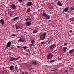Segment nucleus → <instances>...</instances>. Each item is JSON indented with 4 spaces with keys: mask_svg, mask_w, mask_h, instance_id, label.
<instances>
[{
    "mask_svg": "<svg viewBox=\"0 0 74 74\" xmlns=\"http://www.w3.org/2000/svg\"><path fill=\"white\" fill-rule=\"evenodd\" d=\"M42 15L43 16H44L45 18L46 19H50V16L48 14H42Z\"/></svg>",
    "mask_w": 74,
    "mask_h": 74,
    "instance_id": "nucleus-2",
    "label": "nucleus"
},
{
    "mask_svg": "<svg viewBox=\"0 0 74 74\" xmlns=\"http://www.w3.org/2000/svg\"><path fill=\"white\" fill-rule=\"evenodd\" d=\"M37 32H38V30H34L33 31V33H34V34H36V33H37Z\"/></svg>",
    "mask_w": 74,
    "mask_h": 74,
    "instance_id": "nucleus-18",
    "label": "nucleus"
},
{
    "mask_svg": "<svg viewBox=\"0 0 74 74\" xmlns=\"http://www.w3.org/2000/svg\"><path fill=\"white\" fill-rule=\"evenodd\" d=\"M71 10L72 11L73 10H74V6H72L70 8Z\"/></svg>",
    "mask_w": 74,
    "mask_h": 74,
    "instance_id": "nucleus-23",
    "label": "nucleus"
},
{
    "mask_svg": "<svg viewBox=\"0 0 74 74\" xmlns=\"http://www.w3.org/2000/svg\"><path fill=\"white\" fill-rule=\"evenodd\" d=\"M30 45H32V46H33V44L32 43V44H30Z\"/></svg>",
    "mask_w": 74,
    "mask_h": 74,
    "instance_id": "nucleus-42",
    "label": "nucleus"
},
{
    "mask_svg": "<svg viewBox=\"0 0 74 74\" xmlns=\"http://www.w3.org/2000/svg\"><path fill=\"white\" fill-rule=\"evenodd\" d=\"M43 36H44L45 37H46V35H47V34L45 32L43 33V34L42 35Z\"/></svg>",
    "mask_w": 74,
    "mask_h": 74,
    "instance_id": "nucleus-21",
    "label": "nucleus"
},
{
    "mask_svg": "<svg viewBox=\"0 0 74 74\" xmlns=\"http://www.w3.org/2000/svg\"><path fill=\"white\" fill-rule=\"evenodd\" d=\"M54 71V70H51L50 71Z\"/></svg>",
    "mask_w": 74,
    "mask_h": 74,
    "instance_id": "nucleus-45",
    "label": "nucleus"
},
{
    "mask_svg": "<svg viewBox=\"0 0 74 74\" xmlns=\"http://www.w3.org/2000/svg\"><path fill=\"white\" fill-rule=\"evenodd\" d=\"M25 20L26 22H28V21H29V22H31V21H32V19L29 18V17H28Z\"/></svg>",
    "mask_w": 74,
    "mask_h": 74,
    "instance_id": "nucleus-11",
    "label": "nucleus"
},
{
    "mask_svg": "<svg viewBox=\"0 0 74 74\" xmlns=\"http://www.w3.org/2000/svg\"><path fill=\"white\" fill-rule=\"evenodd\" d=\"M16 36V34H12L11 35V37L12 36Z\"/></svg>",
    "mask_w": 74,
    "mask_h": 74,
    "instance_id": "nucleus-32",
    "label": "nucleus"
},
{
    "mask_svg": "<svg viewBox=\"0 0 74 74\" xmlns=\"http://www.w3.org/2000/svg\"><path fill=\"white\" fill-rule=\"evenodd\" d=\"M18 1L19 2H20V3H22V2H23V1L22 0H18Z\"/></svg>",
    "mask_w": 74,
    "mask_h": 74,
    "instance_id": "nucleus-34",
    "label": "nucleus"
},
{
    "mask_svg": "<svg viewBox=\"0 0 74 74\" xmlns=\"http://www.w3.org/2000/svg\"><path fill=\"white\" fill-rule=\"evenodd\" d=\"M10 15L11 16H12V15H13V13H12V12H11L10 13Z\"/></svg>",
    "mask_w": 74,
    "mask_h": 74,
    "instance_id": "nucleus-28",
    "label": "nucleus"
},
{
    "mask_svg": "<svg viewBox=\"0 0 74 74\" xmlns=\"http://www.w3.org/2000/svg\"><path fill=\"white\" fill-rule=\"evenodd\" d=\"M15 70H16V71L18 70V68L17 66H16L15 68Z\"/></svg>",
    "mask_w": 74,
    "mask_h": 74,
    "instance_id": "nucleus-30",
    "label": "nucleus"
},
{
    "mask_svg": "<svg viewBox=\"0 0 74 74\" xmlns=\"http://www.w3.org/2000/svg\"><path fill=\"white\" fill-rule=\"evenodd\" d=\"M22 73L23 74H28V73H27V72H26L25 73L24 72H23Z\"/></svg>",
    "mask_w": 74,
    "mask_h": 74,
    "instance_id": "nucleus-35",
    "label": "nucleus"
},
{
    "mask_svg": "<svg viewBox=\"0 0 74 74\" xmlns=\"http://www.w3.org/2000/svg\"><path fill=\"white\" fill-rule=\"evenodd\" d=\"M69 10V8H66L64 10V12H67Z\"/></svg>",
    "mask_w": 74,
    "mask_h": 74,
    "instance_id": "nucleus-22",
    "label": "nucleus"
},
{
    "mask_svg": "<svg viewBox=\"0 0 74 74\" xmlns=\"http://www.w3.org/2000/svg\"><path fill=\"white\" fill-rule=\"evenodd\" d=\"M14 60V58L11 57L10 58V62H13Z\"/></svg>",
    "mask_w": 74,
    "mask_h": 74,
    "instance_id": "nucleus-17",
    "label": "nucleus"
},
{
    "mask_svg": "<svg viewBox=\"0 0 74 74\" xmlns=\"http://www.w3.org/2000/svg\"><path fill=\"white\" fill-rule=\"evenodd\" d=\"M0 23H1V25H4L5 24V23H4V21L3 19H1L0 21Z\"/></svg>",
    "mask_w": 74,
    "mask_h": 74,
    "instance_id": "nucleus-9",
    "label": "nucleus"
},
{
    "mask_svg": "<svg viewBox=\"0 0 74 74\" xmlns=\"http://www.w3.org/2000/svg\"><path fill=\"white\" fill-rule=\"evenodd\" d=\"M11 8H12V10H15L16 8V6L15 5V4H11L10 5Z\"/></svg>",
    "mask_w": 74,
    "mask_h": 74,
    "instance_id": "nucleus-3",
    "label": "nucleus"
},
{
    "mask_svg": "<svg viewBox=\"0 0 74 74\" xmlns=\"http://www.w3.org/2000/svg\"><path fill=\"white\" fill-rule=\"evenodd\" d=\"M19 18V17L17 16L15 17L14 18H13L12 19L13 21H16L17 20H18V19Z\"/></svg>",
    "mask_w": 74,
    "mask_h": 74,
    "instance_id": "nucleus-15",
    "label": "nucleus"
},
{
    "mask_svg": "<svg viewBox=\"0 0 74 74\" xmlns=\"http://www.w3.org/2000/svg\"><path fill=\"white\" fill-rule=\"evenodd\" d=\"M30 11V9L29 8L27 9V13H28V12H29Z\"/></svg>",
    "mask_w": 74,
    "mask_h": 74,
    "instance_id": "nucleus-24",
    "label": "nucleus"
},
{
    "mask_svg": "<svg viewBox=\"0 0 74 74\" xmlns=\"http://www.w3.org/2000/svg\"><path fill=\"white\" fill-rule=\"evenodd\" d=\"M11 49H13V47H11Z\"/></svg>",
    "mask_w": 74,
    "mask_h": 74,
    "instance_id": "nucleus-46",
    "label": "nucleus"
},
{
    "mask_svg": "<svg viewBox=\"0 0 74 74\" xmlns=\"http://www.w3.org/2000/svg\"><path fill=\"white\" fill-rule=\"evenodd\" d=\"M64 73H66V74H67V73L68 74L69 73H68V71H67V70H66L65 71Z\"/></svg>",
    "mask_w": 74,
    "mask_h": 74,
    "instance_id": "nucleus-31",
    "label": "nucleus"
},
{
    "mask_svg": "<svg viewBox=\"0 0 74 74\" xmlns=\"http://www.w3.org/2000/svg\"><path fill=\"white\" fill-rule=\"evenodd\" d=\"M55 45V44H53V45H50L49 47V49H50V51L53 50Z\"/></svg>",
    "mask_w": 74,
    "mask_h": 74,
    "instance_id": "nucleus-4",
    "label": "nucleus"
},
{
    "mask_svg": "<svg viewBox=\"0 0 74 74\" xmlns=\"http://www.w3.org/2000/svg\"><path fill=\"white\" fill-rule=\"evenodd\" d=\"M69 70L71 71H72V70H73V68H70Z\"/></svg>",
    "mask_w": 74,
    "mask_h": 74,
    "instance_id": "nucleus-29",
    "label": "nucleus"
},
{
    "mask_svg": "<svg viewBox=\"0 0 74 74\" xmlns=\"http://www.w3.org/2000/svg\"><path fill=\"white\" fill-rule=\"evenodd\" d=\"M59 59L60 60L62 59V58H59Z\"/></svg>",
    "mask_w": 74,
    "mask_h": 74,
    "instance_id": "nucleus-43",
    "label": "nucleus"
},
{
    "mask_svg": "<svg viewBox=\"0 0 74 74\" xmlns=\"http://www.w3.org/2000/svg\"><path fill=\"white\" fill-rule=\"evenodd\" d=\"M43 13L42 14H46L45 12V11L44 10H43Z\"/></svg>",
    "mask_w": 74,
    "mask_h": 74,
    "instance_id": "nucleus-41",
    "label": "nucleus"
},
{
    "mask_svg": "<svg viewBox=\"0 0 74 74\" xmlns=\"http://www.w3.org/2000/svg\"><path fill=\"white\" fill-rule=\"evenodd\" d=\"M25 25L27 26H29L31 25V23L30 21H27L25 23Z\"/></svg>",
    "mask_w": 74,
    "mask_h": 74,
    "instance_id": "nucleus-7",
    "label": "nucleus"
},
{
    "mask_svg": "<svg viewBox=\"0 0 74 74\" xmlns=\"http://www.w3.org/2000/svg\"><path fill=\"white\" fill-rule=\"evenodd\" d=\"M62 52L64 53V52H66V50L67 49V47H64L63 48Z\"/></svg>",
    "mask_w": 74,
    "mask_h": 74,
    "instance_id": "nucleus-10",
    "label": "nucleus"
},
{
    "mask_svg": "<svg viewBox=\"0 0 74 74\" xmlns=\"http://www.w3.org/2000/svg\"><path fill=\"white\" fill-rule=\"evenodd\" d=\"M23 48L24 49H27V47L26 46H23Z\"/></svg>",
    "mask_w": 74,
    "mask_h": 74,
    "instance_id": "nucleus-33",
    "label": "nucleus"
},
{
    "mask_svg": "<svg viewBox=\"0 0 74 74\" xmlns=\"http://www.w3.org/2000/svg\"><path fill=\"white\" fill-rule=\"evenodd\" d=\"M11 42L10 41H9L7 43V45L6 46V48H10V45H11Z\"/></svg>",
    "mask_w": 74,
    "mask_h": 74,
    "instance_id": "nucleus-8",
    "label": "nucleus"
},
{
    "mask_svg": "<svg viewBox=\"0 0 74 74\" xmlns=\"http://www.w3.org/2000/svg\"><path fill=\"white\" fill-rule=\"evenodd\" d=\"M55 62V60H53L51 61H50L49 62V63H53V62Z\"/></svg>",
    "mask_w": 74,
    "mask_h": 74,
    "instance_id": "nucleus-26",
    "label": "nucleus"
},
{
    "mask_svg": "<svg viewBox=\"0 0 74 74\" xmlns=\"http://www.w3.org/2000/svg\"><path fill=\"white\" fill-rule=\"evenodd\" d=\"M17 48H20V46H18L17 47Z\"/></svg>",
    "mask_w": 74,
    "mask_h": 74,
    "instance_id": "nucleus-39",
    "label": "nucleus"
},
{
    "mask_svg": "<svg viewBox=\"0 0 74 74\" xmlns=\"http://www.w3.org/2000/svg\"><path fill=\"white\" fill-rule=\"evenodd\" d=\"M32 5H33V3L31 2H29L27 3V7H30Z\"/></svg>",
    "mask_w": 74,
    "mask_h": 74,
    "instance_id": "nucleus-6",
    "label": "nucleus"
},
{
    "mask_svg": "<svg viewBox=\"0 0 74 74\" xmlns=\"http://www.w3.org/2000/svg\"><path fill=\"white\" fill-rule=\"evenodd\" d=\"M31 42L32 44H33V43H34V42H35V41H34V40H32L31 41Z\"/></svg>",
    "mask_w": 74,
    "mask_h": 74,
    "instance_id": "nucleus-27",
    "label": "nucleus"
},
{
    "mask_svg": "<svg viewBox=\"0 0 74 74\" xmlns=\"http://www.w3.org/2000/svg\"><path fill=\"white\" fill-rule=\"evenodd\" d=\"M32 64H34V65H35V66L37 65V63L34 61H32Z\"/></svg>",
    "mask_w": 74,
    "mask_h": 74,
    "instance_id": "nucleus-16",
    "label": "nucleus"
},
{
    "mask_svg": "<svg viewBox=\"0 0 74 74\" xmlns=\"http://www.w3.org/2000/svg\"><path fill=\"white\" fill-rule=\"evenodd\" d=\"M10 69L11 70H13V69H14V66L12 65H11L10 66Z\"/></svg>",
    "mask_w": 74,
    "mask_h": 74,
    "instance_id": "nucleus-20",
    "label": "nucleus"
},
{
    "mask_svg": "<svg viewBox=\"0 0 74 74\" xmlns=\"http://www.w3.org/2000/svg\"><path fill=\"white\" fill-rule=\"evenodd\" d=\"M58 68H57V69L54 70V71L57 70H58Z\"/></svg>",
    "mask_w": 74,
    "mask_h": 74,
    "instance_id": "nucleus-44",
    "label": "nucleus"
},
{
    "mask_svg": "<svg viewBox=\"0 0 74 74\" xmlns=\"http://www.w3.org/2000/svg\"><path fill=\"white\" fill-rule=\"evenodd\" d=\"M65 15L66 17H69V15L68 14H66Z\"/></svg>",
    "mask_w": 74,
    "mask_h": 74,
    "instance_id": "nucleus-36",
    "label": "nucleus"
},
{
    "mask_svg": "<svg viewBox=\"0 0 74 74\" xmlns=\"http://www.w3.org/2000/svg\"><path fill=\"white\" fill-rule=\"evenodd\" d=\"M53 57V54L51 53H49L48 56H47V59L50 60V59H52Z\"/></svg>",
    "mask_w": 74,
    "mask_h": 74,
    "instance_id": "nucleus-1",
    "label": "nucleus"
},
{
    "mask_svg": "<svg viewBox=\"0 0 74 74\" xmlns=\"http://www.w3.org/2000/svg\"><path fill=\"white\" fill-rule=\"evenodd\" d=\"M15 26H16V30H18V29H21V27L18 25H15Z\"/></svg>",
    "mask_w": 74,
    "mask_h": 74,
    "instance_id": "nucleus-12",
    "label": "nucleus"
},
{
    "mask_svg": "<svg viewBox=\"0 0 74 74\" xmlns=\"http://www.w3.org/2000/svg\"><path fill=\"white\" fill-rule=\"evenodd\" d=\"M44 42H45L44 41H43V42H41V44H43L44 43Z\"/></svg>",
    "mask_w": 74,
    "mask_h": 74,
    "instance_id": "nucleus-38",
    "label": "nucleus"
},
{
    "mask_svg": "<svg viewBox=\"0 0 74 74\" xmlns=\"http://www.w3.org/2000/svg\"><path fill=\"white\" fill-rule=\"evenodd\" d=\"M57 5H59V6H62L63 5L61 4V3H60V1H59L58 2V3H57Z\"/></svg>",
    "mask_w": 74,
    "mask_h": 74,
    "instance_id": "nucleus-14",
    "label": "nucleus"
},
{
    "mask_svg": "<svg viewBox=\"0 0 74 74\" xmlns=\"http://www.w3.org/2000/svg\"><path fill=\"white\" fill-rule=\"evenodd\" d=\"M66 45H67V43H65L64 44V46H66Z\"/></svg>",
    "mask_w": 74,
    "mask_h": 74,
    "instance_id": "nucleus-37",
    "label": "nucleus"
},
{
    "mask_svg": "<svg viewBox=\"0 0 74 74\" xmlns=\"http://www.w3.org/2000/svg\"><path fill=\"white\" fill-rule=\"evenodd\" d=\"M19 59H21V57H19L14 58V60H19Z\"/></svg>",
    "mask_w": 74,
    "mask_h": 74,
    "instance_id": "nucleus-19",
    "label": "nucleus"
},
{
    "mask_svg": "<svg viewBox=\"0 0 74 74\" xmlns=\"http://www.w3.org/2000/svg\"><path fill=\"white\" fill-rule=\"evenodd\" d=\"M45 36H43V35H40V39H41V40H45Z\"/></svg>",
    "mask_w": 74,
    "mask_h": 74,
    "instance_id": "nucleus-13",
    "label": "nucleus"
},
{
    "mask_svg": "<svg viewBox=\"0 0 74 74\" xmlns=\"http://www.w3.org/2000/svg\"><path fill=\"white\" fill-rule=\"evenodd\" d=\"M69 33H71V32H72V31L71 30H70L69 31Z\"/></svg>",
    "mask_w": 74,
    "mask_h": 74,
    "instance_id": "nucleus-40",
    "label": "nucleus"
},
{
    "mask_svg": "<svg viewBox=\"0 0 74 74\" xmlns=\"http://www.w3.org/2000/svg\"><path fill=\"white\" fill-rule=\"evenodd\" d=\"M18 41H19V42H26V41L23 40V39L22 38H20L18 40Z\"/></svg>",
    "mask_w": 74,
    "mask_h": 74,
    "instance_id": "nucleus-5",
    "label": "nucleus"
},
{
    "mask_svg": "<svg viewBox=\"0 0 74 74\" xmlns=\"http://www.w3.org/2000/svg\"><path fill=\"white\" fill-rule=\"evenodd\" d=\"M73 49L70 50V51L69 52V53H71L73 52Z\"/></svg>",
    "mask_w": 74,
    "mask_h": 74,
    "instance_id": "nucleus-25",
    "label": "nucleus"
}]
</instances>
